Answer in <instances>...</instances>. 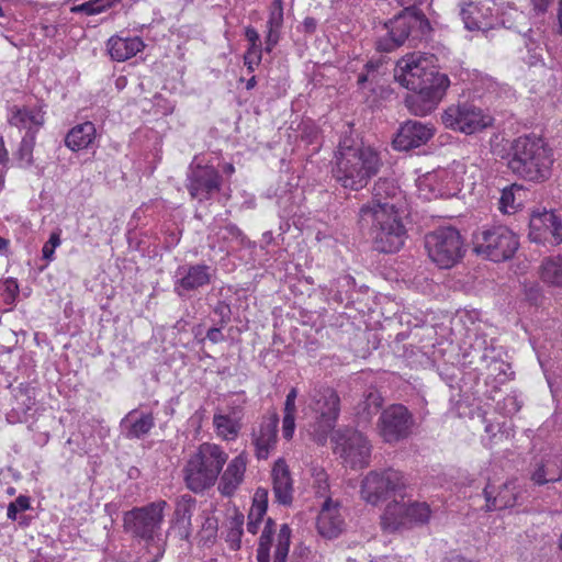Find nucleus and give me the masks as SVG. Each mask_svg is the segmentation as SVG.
Wrapping results in <instances>:
<instances>
[{
    "mask_svg": "<svg viewBox=\"0 0 562 562\" xmlns=\"http://www.w3.org/2000/svg\"><path fill=\"white\" fill-rule=\"evenodd\" d=\"M381 167L382 161L375 149L345 138L339 143L333 177L342 188L359 191L378 175Z\"/></svg>",
    "mask_w": 562,
    "mask_h": 562,
    "instance_id": "nucleus-1",
    "label": "nucleus"
},
{
    "mask_svg": "<svg viewBox=\"0 0 562 562\" xmlns=\"http://www.w3.org/2000/svg\"><path fill=\"white\" fill-rule=\"evenodd\" d=\"M394 207L393 204L384 203L381 207L363 205L359 211V226L367 231L373 248L379 252H396L407 238L403 223L404 210L395 211Z\"/></svg>",
    "mask_w": 562,
    "mask_h": 562,
    "instance_id": "nucleus-2",
    "label": "nucleus"
},
{
    "mask_svg": "<svg viewBox=\"0 0 562 562\" xmlns=\"http://www.w3.org/2000/svg\"><path fill=\"white\" fill-rule=\"evenodd\" d=\"M506 158L508 169L522 180L542 183L552 175V150L539 137L520 136L514 139Z\"/></svg>",
    "mask_w": 562,
    "mask_h": 562,
    "instance_id": "nucleus-3",
    "label": "nucleus"
},
{
    "mask_svg": "<svg viewBox=\"0 0 562 562\" xmlns=\"http://www.w3.org/2000/svg\"><path fill=\"white\" fill-rule=\"evenodd\" d=\"M385 33L375 42L379 52L390 53L408 43L416 46L431 32V25L425 13L415 4L405 7L392 19L383 23Z\"/></svg>",
    "mask_w": 562,
    "mask_h": 562,
    "instance_id": "nucleus-4",
    "label": "nucleus"
},
{
    "mask_svg": "<svg viewBox=\"0 0 562 562\" xmlns=\"http://www.w3.org/2000/svg\"><path fill=\"white\" fill-rule=\"evenodd\" d=\"M394 78L407 90H419L440 101L450 86L446 74L436 69L429 58L416 54L405 56L396 63Z\"/></svg>",
    "mask_w": 562,
    "mask_h": 562,
    "instance_id": "nucleus-5",
    "label": "nucleus"
},
{
    "mask_svg": "<svg viewBox=\"0 0 562 562\" xmlns=\"http://www.w3.org/2000/svg\"><path fill=\"white\" fill-rule=\"evenodd\" d=\"M227 458V453L220 446L202 443L184 467L187 487L194 493H200L213 486Z\"/></svg>",
    "mask_w": 562,
    "mask_h": 562,
    "instance_id": "nucleus-6",
    "label": "nucleus"
},
{
    "mask_svg": "<svg viewBox=\"0 0 562 562\" xmlns=\"http://www.w3.org/2000/svg\"><path fill=\"white\" fill-rule=\"evenodd\" d=\"M424 244L429 259L440 269L453 268L467 251L463 237L452 226L438 227L426 234Z\"/></svg>",
    "mask_w": 562,
    "mask_h": 562,
    "instance_id": "nucleus-7",
    "label": "nucleus"
},
{
    "mask_svg": "<svg viewBox=\"0 0 562 562\" xmlns=\"http://www.w3.org/2000/svg\"><path fill=\"white\" fill-rule=\"evenodd\" d=\"M334 452L351 469H363L370 464L372 445L368 437L352 427L334 430Z\"/></svg>",
    "mask_w": 562,
    "mask_h": 562,
    "instance_id": "nucleus-8",
    "label": "nucleus"
},
{
    "mask_svg": "<svg viewBox=\"0 0 562 562\" xmlns=\"http://www.w3.org/2000/svg\"><path fill=\"white\" fill-rule=\"evenodd\" d=\"M406 487L404 475L394 469L372 470L362 480L360 494L363 501L378 505L392 496H403Z\"/></svg>",
    "mask_w": 562,
    "mask_h": 562,
    "instance_id": "nucleus-9",
    "label": "nucleus"
},
{
    "mask_svg": "<svg viewBox=\"0 0 562 562\" xmlns=\"http://www.w3.org/2000/svg\"><path fill=\"white\" fill-rule=\"evenodd\" d=\"M517 236L506 226H493L476 236L474 250L492 261L501 262L510 259L517 251Z\"/></svg>",
    "mask_w": 562,
    "mask_h": 562,
    "instance_id": "nucleus-10",
    "label": "nucleus"
},
{
    "mask_svg": "<svg viewBox=\"0 0 562 562\" xmlns=\"http://www.w3.org/2000/svg\"><path fill=\"white\" fill-rule=\"evenodd\" d=\"M166 506L165 501H158L126 512L124 528L135 537L153 541L160 530Z\"/></svg>",
    "mask_w": 562,
    "mask_h": 562,
    "instance_id": "nucleus-11",
    "label": "nucleus"
},
{
    "mask_svg": "<svg viewBox=\"0 0 562 562\" xmlns=\"http://www.w3.org/2000/svg\"><path fill=\"white\" fill-rule=\"evenodd\" d=\"M441 121L446 127L470 135L492 126L494 119L470 103H459L448 106Z\"/></svg>",
    "mask_w": 562,
    "mask_h": 562,
    "instance_id": "nucleus-12",
    "label": "nucleus"
},
{
    "mask_svg": "<svg viewBox=\"0 0 562 562\" xmlns=\"http://www.w3.org/2000/svg\"><path fill=\"white\" fill-rule=\"evenodd\" d=\"M195 160L196 158L188 168L186 188L191 199L202 203L213 199L214 194L221 191L223 177L213 166L201 165Z\"/></svg>",
    "mask_w": 562,
    "mask_h": 562,
    "instance_id": "nucleus-13",
    "label": "nucleus"
},
{
    "mask_svg": "<svg viewBox=\"0 0 562 562\" xmlns=\"http://www.w3.org/2000/svg\"><path fill=\"white\" fill-rule=\"evenodd\" d=\"M414 425V416L406 406L392 404L381 412L376 427L384 442L397 443L411 436Z\"/></svg>",
    "mask_w": 562,
    "mask_h": 562,
    "instance_id": "nucleus-14",
    "label": "nucleus"
},
{
    "mask_svg": "<svg viewBox=\"0 0 562 562\" xmlns=\"http://www.w3.org/2000/svg\"><path fill=\"white\" fill-rule=\"evenodd\" d=\"M311 408L317 415V431L327 436L334 430L340 414V397L330 386L316 387L312 394Z\"/></svg>",
    "mask_w": 562,
    "mask_h": 562,
    "instance_id": "nucleus-15",
    "label": "nucleus"
},
{
    "mask_svg": "<svg viewBox=\"0 0 562 562\" xmlns=\"http://www.w3.org/2000/svg\"><path fill=\"white\" fill-rule=\"evenodd\" d=\"M529 239L537 244H560L562 241V222L553 212L543 209L533 211L529 221Z\"/></svg>",
    "mask_w": 562,
    "mask_h": 562,
    "instance_id": "nucleus-16",
    "label": "nucleus"
},
{
    "mask_svg": "<svg viewBox=\"0 0 562 562\" xmlns=\"http://www.w3.org/2000/svg\"><path fill=\"white\" fill-rule=\"evenodd\" d=\"M212 282V268L205 263H188L178 267L173 291L179 297H187Z\"/></svg>",
    "mask_w": 562,
    "mask_h": 562,
    "instance_id": "nucleus-17",
    "label": "nucleus"
},
{
    "mask_svg": "<svg viewBox=\"0 0 562 562\" xmlns=\"http://www.w3.org/2000/svg\"><path fill=\"white\" fill-rule=\"evenodd\" d=\"M435 135L431 124L408 120L403 123L393 139V146L397 150H411L428 143Z\"/></svg>",
    "mask_w": 562,
    "mask_h": 562,
    "instance_id": "nucleus-18",
    "label": "nucleus"
},
{
    "mask_svg": "<svg viewBox=\"0 0 562 562\" xmlns=\"http://www.w3.org/2000/svg\"><path fill=\"white\" fill-rule=\"evenodd\" d=\"M460 14L464 26L470 31H485L496 22L493 7L482 5L480 1L470 0L461 8Z\"/></svg>",
    "mask_w": 562,
    "mask_h": 562,
    "instance_id": "nucleus-19",
    "label": "nucleus"
},
{
    "mask_svg": "<svg viewBox=\"0 0 562 562\" xmlns=\"http://www.w3.org/2000/svg\"><path fill=\"white\" fill-rule=\"evenodd\" d=\"M483 494L486 502L485 512H494L514 507L517 504L519 491L516 482L508 481L497 490L490 483L486 484Z\"/></svg>",
    "mask_w": 562,
    "mask_h": 562,
    "instance_id": "nucleus-20",
    "label": "nucleus"
},
{
    "mask_svg": "<svg viewBox=\"0 0 562 562\" xmlns=\"http://www.w3.org/2000/svg\"><path fill=\"white\" fill-rule=\"evenodd\" d=\"M279 417L277 414L262 420L259 430L252 432V443L255 446L256 457L267 459L270 450L274 448L277 442V431Z\"/></svg>",
    "mask_w": 562,
    "mask_h": 562,
    "instance_id": "nucleus-21",
    "label": "nucleus"
},
{
    "mask_svg": "<svg viewBox=\"0 0 562 562\" xmlns=\"http://www.w3.org/2000/svg\"><path fill=\"white\" fill-rule=\"evenodd\" d=\"M403 192L393 179L379 178L372 189V207H381L384 203L395 205V211L403 210Z\"/></svg>",
    "mask_w": 562,
    "mask_h": 562,
    "instance_id": "nucleus-22",
    "label": "nucleus"
},
{
    "mask_svg": "<svg viewBox=\"0 0 562 562\" xmlns=\"http://www.w3.org/2000/svg\"><path fill=\"white\" fill-rule=\"evenodd\" d=\"M247 467V456L245 452L235 457L223 472L218 491L223 496L231 497L244 481Z\"/></svg>",
    "mask_w": 562,
    "mask_h": 562,
    "instance_id": "nucleus-23",
    "label": "nucleus"
},
{
    "mask_svg": "<svg viewBox=\"0 0 562 562\" xmlns=\"http://www.w3.org/2000/svg\"><path fill=\"white\" fill-rule=\"evenodd\" d=\"M422 184L429 187L435 198H448L459 191V181L454 171L442 169L425 176Z\"/></svg>",
    "mask_w": 562,
    "mask_h": 562,
    "instance_id": "nucleus-24",
    "label": "nucleus"
},
{
    "mask_svg": "<svg viewBox=\"0 0 562 562\" xmlns=\"http://www.w3.org/2000/svg\"><path fill=\"white\" fill-rule=\"evenodd\" d=\"M271 476L276 501L282 505H290L293 501V486L289 467L283 459L276 461Z\"/></svg>",
    "mask_w": 562,
    "mask_h": 562,
    "instance_id": "nucleus-25",
    "label": "nucleus"
},
{
    "mask_svg": "<svg viewBox=\"0 0 562 562\" xmlns=\"http://www.w3.org/2000/svg\"><path fill=\"white\" fill-rule=\"evenodd\" d=\"M384 398L381 392L374 387H368L362 398L356 406V416L358 426H367L372 422V418L381 411Z\"/></svg>",
    "mask_w": 562,
    "mask_h": 562,
    "instance_id": "nucleus-26",
    "label": "nucleus"
},
{
    "mask_svg": "<svg viewBox=\"0 0 562 562\" xmlns=\"http://www.w3.org/2000/svg\"><path fill=\"white\" fill-rule=\"evenodd\" d=\"M196 506V499L190 494L177 498L175 508V529L181 540H188L191 536V518Z\"/></svg>",
    "mask_w": 562,
    "mask_h": 562,
    "instance_id": "nucleus-27",
    "label": "nucleus"
},
{
    "mask_svg": "<svg viewBox=\"0 0 562 562\" xmlns=\"http://www.w3.org/2000/svg\"><path fill=\"white\" fill-rule=\"evenodd\" d=\"M136 413L137 409H132L120 424L125 438L130 440L144 438L155 427V417L151 412L142 413L139 417L132 420Z\"/></svg>",
    "mask_w": 562,
    "mask_h": 562,
    "instance_id": "nucleus-28",
    "label": "nucleus"
},
{
    "mask_svg": "<svg viewBox=\"0 0 562 562\" xmlns=\"http://www.w3.org/2000/svg\"><path fill=\"white\" fill-rule=\"evenodd\" d=\"M106 46L113 60L124 61L142 52L145 44L138 36L128 38L112 36L109 38Z\"/></svg>",
    "mask_w": 562,
    "mask_h": 562,
    "instance_id": "nucleus-29",
    "label": "nucleus"
},
{
    "mask_svg": "<svg viewBox=\"0 0 562 562\" xmlns=\"http://www.w3.org/2000/svg\"><path fill=\"white\" fill-rule=\"evenodd\" d=\"M97 136V130L92 122H83L75 125L65 136V145L72 151L90 147Z\"/></svg>",
    "mask_w": 562,
    "mask_h": 562,
    "instance_id": "nucleus-30",
    "label": "nucleus"
},
{
    "mask_svg": "<svg viewBox=\"0 0 562 562\" xmlns=\"http://www.w3.org/2000/svg\"><path fill=\"white\" fill-rule=\"evenodd\" d=\"M283 26V1L273 0L270 7L269 19L267 21V35L265 50L270 53L280 41L281 29Z\"/></svg>",
    "mask_w": 562,
    "mask_h": 562,
    "instance_id": "nucleus-31",
    "label": "nucleus"
},
{
    "mask_svg": "<svg viewBox=\"0 0 562 562\" xmlns=\"http://www.w3.org/2000/svg\"><path fill=\"white\" fill-rule=\"evenodd\" d=\"M407 504L394 501L385 507L381 516V527L385 532L393 533L407 524Z\"/></svg>",
    "mask_w": 562,
    "mask_h": 562,
    "instance_id": "nucleus-32",
    "label": "nucleus"
},
{
    "mask_svg": "<svg viewBox=\"0 0 562 562\" xmlns=\"http://www.w3.org/2000/svg\"><path fill=\"white\" fill-rule=\"evenodd\" d=\"M344 528V520L326 502L317 518L318 532L328 539L336 538Z\"/></svg>",
    "mask_w": 562,
    "mask_h": 562,
    "instance_id": "nucleus-33",
    "label": "nucleus"
},
{
    "mask_svg": "<svg viewBox=\"0 0 562 562\" xmlns=\"http://www.w3.org/2000/svg\"><path fill=\"white\" fill-rule=\"evenodd\" d=\"M405 97L404 103L408 111L416 116H425L431 113L440 102V100L426 94L419 90H411Z\"/></svg>",
    "mask_w": 562,
    "mask_h": 562,
    "instance_id": "nucleus-34",
    "label": "nucleus"
},
{
    "mask_svg": "<svg viewBox=\"0 0 562 562\" xmlns=\"http://www.w3.org/2000/svg\"><path fill=\"white\" fill-rule=\"evenodd\" d=\"M530 480L536 485H544L550 482L562 480V460L558 463L555 460H541L536 464V469L530 475Z\"/></svg>",
    "mask_w": 562,
    "mask_h": 562,
    "instance_id": "nucleus-35",
    "label": "nucleus"
},
{
    "mask_svg": "<svg viewBox=\"0 0 562 562\" xmlns=\"http://www.w3.org/2000/svg\"><path fill=\"white\" fill-rule=\"evenodd\" d=\"M268 508V491L262 487H258L254 494L252 505L248 513L247 530L251 535H256L259 529V525Z\"/></svg>",
    "mask_w": 562,
    "mask_h": 562,
    "instance_id": "nucleus-36",
    "label": "nucleus"
},
{
    "mask_svg": "<svg viewBox=\"0 0 562 562\" xmlns=\"http://www.w3.org/2000/svg\"><path fill=\"white\" fill-rule=\"evenodd\" d=\"M9 123L19 128H26L29 131V127H31L37 132L44 124V115L40 110L14 108Z\"/></svg>",
    "mask_w": 562,
    "mask_h": 562,
    "instance_id": "nucleus-37",
    "label": "nucleus"
},
{
    "mask_svg": "<svg viewBox=\"0 0 562 562\" xmlns=\"http://www.w3.org/2000/svg\"><path fill=\"white\" fill-rule=\"evenodd\" d=\"M14 401L16 407L7 415L9 422H14V414L23 413L24 415L35 405V387L30 384H20L14 390Z\"/></svg>",
    "mask_w": 562,
    "mask_h": 562,
    "instance_id": "nucleus-38",
    "label": "nucleus"
},
{
    "mask_svg": "<svg viewBox=\"0 0 562 562\" xmlns=\"http://www.w3.org/2000/svg\"><path fill=\"white\" fill-rule=\"evenodd\" d=\"M540 279L552 286H562V257H548L543 259L539 269Z\"/></svg>",
    "mask_w": 562,
    "mask_h": 562,
    "instance_id": "nucleus-39",
    "label": "nucleus"
},
{
    "mask_svg": "<svg viewBox=\"0 0 562 562\" xmlns=\"http://www.w3.org/2000/svg\"><path fill=\"white\" fill-rule=\"evenodd\" d=\"M276 522L272 518L266 520L257 548V562H270V550L273 543Z\"/></svg>",
    "mask_w": 562,
    "mask_h": 562,
    "instance_id": "nucleus-40",
    "label": "nucleus"
},
{
    "mask_svg": "<svg viewBox=\"0 0 562 562\" xmlns=\"http://www.w3.org/2000/svg\"><path fill=\"white\" fill-rule=\"evenodd\" d=\"M292 530L288 524H283L277 536V543L273 553V562H286L290 544H291Z\"/></svg>",
    "mask_w": 562,
    "mask_h": 562,
    "instance_id": "nucleus-41",
    "label": "nucleus"
},
{
    "mask_svg": "<svg viewBox=\"0 0 562 562\" xmlns=\"http://www.w3.org/2000/svg\"><path fill=\"white\" fill-rule=\"evenodd\" d=\"M35 138L36 130L29 127V131H26L20 143V147L18 149V158L22 166L25 168L31 167L34 162L33 150L35 147Z\"/></svg>",
    "mask_w": 562,
    "mask_h": 562,
    "instance_id": "nucleus-42",
    "label": "nucleus"
},
{
    "mask_svg": "<svg viewBox=\"0 0 562 562\" xmlns=\"http://www.w3.org/2000/svg\"><path fill=\"white\" fill-rule=\"evenodd\" d=\"M520 15L521 13L510 1L505 2L503 0L496 8V21H499V23L506 29L515 27V21Z\"/></svg>",
    "mask_w": 562,
    "mask_h": 562,
    "instance_id": "nucleus-43",
    "label": "nucleus"
},
{
    "mask_svg": "<svg viewBox=\"0 0 562 562\" xmlns=\"http://www.w3.org/2000/svg\"><path fill=\"white\" fill-rule=\"evenodd\" d=\"M213 424L225 438L236 437L240 429L238 422L227 415H214Z\"/></svg>",
    "mask_w": 562,
    "mask_h": 562,
    "instance_id": "nucleus-44",
    "label": "nucleus"
},
{
    "mask_svg": "<svg viewBox=\"0 0 562 562\" xmlns=\"http://www.w3.org/2000/svg\"><path fill=\"white\" fill-rule=\"evenodd\" d=\"M431 510L426 503H413L407 505V521L426 524L430 518Z\"/></svg>",
    "mask_w": 562,
    "mask_h": 562,
    "instance_id": "nucleus-45",
    "label": "nucleus"
},
{
    "mask_svg": "<svg viewBox=\"0 0 562 562\" xmlns=\"http://www.w3.org/2000/svg\"><path fill=\"white\" fill-rule=\"evenodd\" d=\"M110 7H112V1L106 2L105 0H90L88 2L72 7L70 11L74 13L93 15L103 12Z\"/></svg>",
    "mask_w": 562,
    "mask_h": 562,
    "instance_id": "nucleus-46",
    "label": "nucleus"
},
{
    "mask_svg": "<svg viewBox=\"0 0 562 562\" xmlns=\"http://www.w3.org/2000/svg\"><path fill=\"white\" fill-rule=\"evenodd\" d=\"M515 190H520L518 184L506 187L502 190L499 199V210L503 213L515 212L519 203L516 204Z\"/></svg>",
    "mask_w": 562,
    "mask_h": 562,
    "instance_id": "nucleus-47",
    "label": "nucleus"
},
{
    "mask_svg": "<svg viewBox=\"0 0 562 562\" xmlns=\"http://www.w3.org/2000/svg\"><path fill=\"white\" fill-rule=\"evenodd\" d=\"M29 508L30 497L25 495H20L16 497L14 502H11L8 505L7 516L9 519L15 520L19 512L27 510Z\"/></svg>",
    "mask_w": 562,
    "mask_h": 562,
    "instance_id": "nucleus-48",
    "label": "nucleus"
},
{
    "mask_svg": "<svg viewBox=\"0 0 562 562\" xmlns=\"http://www.w3.org/2000/svg\"><path fill=\"white\" fill-rule=\"evenodd\" d=\"M213 312L215 315L220 317L218 325L221 327H224L231 322L232 316V310L229 304H227L224 301H218L217 304L214 306Z\"/></svg>",
    "mask_w": 562,
    "mask_h": 562,
    "instance_id": "nucleus-49",
    "label": "nucleus"
},
{
    "mask_svg": "<svg viewBox=\"0 0 562 562\" xmlns=\"http://www.w3.org/2000/svg\"><path fill=\"white\" fill-rule=\"evenodd\" d=\"M60 244V238L58 233H52L47 243L43 246L42 254L43 258L46 260H52L54 256L55 248Z\"/></svg>",
    "mask_w": 562,
    "mask_h": 562,
    "instance_id": "nucleus-50",
    "label": "nucleus"
},
{
    "mask_svg": "<svg viewBox=\"0 0 562 562\" xmlns=\"http://www.w3.org/2000/svg\"><path fill=\"white\" fill-rule=\"evenodd\" d=\"M245 37L250 43V46L248 49H252L254 53L262 52L260 36L255 27L247 26L245 29Z\"/></svg>",
    "mask_w": 562,
    "mask_h": 562,
    "instance_id": "nucleus-51",
    "label": "nucleus"
},
{
    "mask_svg": "<svg viewBox=\"0 0 562 562\" xmlns=\"http://www.w3.org/2000/svg\"><path fill=\"white\" fill-rule=\"evenodd\" d=\"M295 429V416L290 414L283 415L282 434L286 440L292 439Z\"/></svg>",
    "mask_w": 562,
    "mask_h": 562,
    "instance_id": "nucleus-52",
    "label": "nucleus"
},
{
    "mask_svg": "<svg viewBox=\"0 0 562 562\" xmlns=\"http://www.w3.org/2000/svg\"><path fill=\"white\" fill-rule=\"evenodd\" d=\"M261 53L262 52L254 53L252 49H248L246 52L244 56V63L250 71L254 70V65H259V63L261 61Z\"/></svg>",
    "mask_w": 562,
    "mask_h": 562,
    "instance_id": "nucleus-53",
    "label": "nucleus"
},
{
    "mask_svg": "<svg viewBox=\"0 0 562 562\" xmlns=\"http://www.w3.org/2000/svg\"><path fill=\"white\" fill-rule=\"evenodd\" d=\"M382 65L381 60H369L364 65V70L371 76V83H378L379 68Z\"/></svg>",
    "mask_w": 562,
    "mask_h": 562,
    "instance_id": "nucleus-54",
    "label": "nucleus"
},
{
    "mask_svg": "<svg viewBox=\"0 0 562 562\" xmlns=\"http://www.w3.org/2000/svg\"><path fill=\"white\" fill-rule=\"evenodd\" d=\"M526 299L528 302H530L533 305H538L539 301L542 297L541 290L539 286L533 285L528 289H526Z\"/></svg>",
    "mask_w": 562,
    "mask_h": 562,
    "instance_id": "nucleus-55",
    "label": "nucleus"
},
{
    "mask_svg": "<svg viewBox=\"0 0 562 562\" xmlns=\"http://www.w3.org/2000/svg\"><path fill=\"white\" fill-rule=\"evenodd\" d=\"M202 529L209 532L206 536L207 539L214 537L217 530V520L214 517L207 516L202 525Z\"/></svg>",
    "mask_w": 562,
    "mask_h": 562,
    "instance_id": "nucleus-56",
    "label": "nucleus"
},
{
    "mask_svg": "<svg viewBox=\"0 0 562 562\" xmlns=\"http://www.w3.org/2000/svg\"><path fill=\"white\" fill-rule=\"evenodd\" d=\"M221 326L220 327H212L207 330L206 333V338L212 341L213 344H218V342H222L224 341L225 337L224 335L222 334V330H221Z\"/></svg>",
    "mask_w": 562,
    "mask_h": 562,
    "instance_id": "nucleus-57",
    "label": "nucleus"
},
{
    "mask_svg": "<svg viewBox=\"0 0 562 562\" xmlns=\"http://www.w3.org/2000/svg\"><path fill=\"white\" fill-rule=\"evenodd\" d=\"M533 11L543 14L548 11L552 0H530Z\"/></svg>",
    "mask_w": 562,
    "mask_h": 562,
    "instance_id": "nucleus-58",
    "label": "nucleus"
},
{
    "mask_svg": "<svg viewBox=\"0 0 562 562\" xmlns=\"http://www.w3.org/2000/svg\"><path fill=\"white\" fill-rule=\"evenodd\" d=\"M317 22L312 16H306L303 21V30L305 33L312 34L316 31Z\"/></svg>",
    "mask_w": 562,
    "mask_h": 562,
    "instance_id": "nucleus-59",
    "label": "nucleus"
},
{
    "mask_svg": "<svg viewBox=\"0 0 562 562\" xmlns=\"http://www.w3.org/2000/svg\"><path fill=\"white\" fill-rule=\"evenodd\" d=\"M241 535H243V529L231 527L228 537H229V539L232 541L236 542L235 549H239L240 548V537H241Z\"/></svg>",
    "mask_w": 562,
    "mask_h": 562,
    "instance_id": "nucleus-60",
    "label": "nucleus"
},
{
    "mask_svg": "<svg viewBox=\"0 0 562 562\" xmlns=\"http://www.w3.org/2000/svg\"><path fill=\"white\" fill-rule=\"evenodd\" d=\"M7 284V291L8 293L10 294V296L12 299H15V296L18 295L19 293V286H18V283L14 281V280H7L5 282Z\"/></svg>",
    "mask_w": 562,
    "mask_h": 562,
    "instance_id": "nucleus-61",
    "label": "nucleus"
},
{
    "mask_svg": "<svg viewBox=\"0 0 562 562\" xmlns=\"http://www.w3.org/2000/svg\"><path fill=\"white\" fill-rule=\"evenodd\" d=\"M557 34L562 36V0H559L557 11Z\"/></svg>",
    "mask_w": 562,
    "mask_h": 562,
    "instance_id": "nucleus-62",
    "label": "nucleus"
},
{
    "mask_svg": "<svg viewBox=\"0 0 562 562\" xmlns=\"http://www.w3.org/2000/svg\"><path fill=\"white\" fill-rule=\"evenodd\" d=\"M357 82H358L359 87H362V88L366 87V83H369L370 86L373 85V83H371L370 74L366 70L358 76Z\"/></svg>",
    "mask_w": 562,
    "mask_h": 562,
    "instance_id": "nucleus-63",
    "label": "nucleus"
},
{
    "mask_svg": "<svg viewBox=\"0 0 562 562\" xmlns=\"http://www.w3.org/2000/svg\"><path fill=\"white\" fill-rule=\"evenodd\" d=\"M225 229L228 232L229 236L234 238H239L243 236L241 231L235 224H228Z\"/></svg>",
    "mask_w": 562,
    "mask_h": 562,
    "instance_id": "nucleus-64",
    "label": "nucleus"
}]
</instances>
